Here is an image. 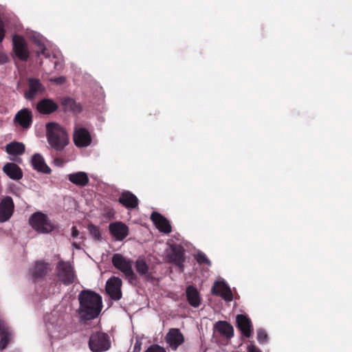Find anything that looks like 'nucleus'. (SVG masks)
Masks as SVG:
<instances>
[{"label": "nucleus", "instance_id": "nucleus-25", "mask_svg": "<svg viewBox=\"0 0 352 352\" xmlns=\"http://www.w3.org/2000/svg\"><path fill=\"white\" fill-rule=\"evenodd\" d=\"M49 270V265L42 261H38L35 263L33 268L31 270V274L34 279L36 280L45 276Z\"/></svg>", "mask_w": 352, "mask_h": 352}, {"label": "nucleus", "instance_id": "nucleus-12", "mask_svg": "<svg viewBox=\"0 0 352 352\" xmlns=\"http://www.w3.org/2000/svg\"><path fill=\"white\" fill-rule=\"evenodd\" d=\"M212 293L228 302L232 301L233 298L230 287L223 281L215 282L212 288Z\"/></svg>", "mask_w": 352, "mask_h": 352}, {"label": "nucleus", "instance_id": "nucleus-24", "mask_svg": "<svg viewBox=\"0 0 352 352\" xmlns=\"http://www.w3.org/2000/svg\"><path fill=\"white\" fill-rule=\"evenodd\" d=\"M3 169L4 173L12 179H20L23 176L21 168L15 164L7 163Z\"/></svg>", "mask_w": 352, "mask_h": 352}, {"label": "nucleus", "instance_id": "nucleus-10", "mask_svg": "<svg viewBox=\"0 0 352 352\" xmlns=\"http://www.w3.org/2000/svg\"><path fill=\"white\" fill-rule=\"evenodd\" d=\"M165 340L173 350H176L178 346L184 342L183 334L179 329L176 328H173L169 330L165 337Z\"/></svg>", "mask_w": 352, "mask_h": 352}, {"label": "nucleus", "instance_id": "nucleus-8", "mask_svg": "<svg viewBox=\"0 0 352 352\" xmlns=\"http://www.w3.org/2000/svg\"><path fill=\"white\" fill-rule=\"evenodd\" d=\"M109 230L112 237L118 241L124 240L129 232L128 226L121 221L111 223L109 226Z\"/></svg>", "mask_w": 352, "mask_h": 352}, {"label": "nucleus", "instance_id": "nucleus-2", "mask_svg": "<svg viewBox=\"0 0 352 352\" xmlns=\"http://www.w3.org/2000/svg\"><path fill=\"white\" fill-rule=\"evenodd\" d=\"M47 138L50 145L57 151L63 149L69 143L68 135L58 124L50 122L46 125Z\"/></svg>", "mask_w": 352, "mask_h": 352}, {"label": "nucleus", "instance_id": "nucleus-42", "mask_svg": "<svg viewBox=\"0 0 352 352\" xmlns=\"http://www.w3.org/2000/svg\"><path fill=\"white\" fill-rule=\"evenodd\" d=\"M72 245H73V246H74V247H75L76 249H80V245H78V244H77L76 243H75V242H74V243H72Z\"/></svg>", "mask_w": 352, "mask_h": 352}, {"label": "nucleus", "instance_id": "nucleus-37", "mask_svg": "<svg viewBox=\"0 0 352 352\" xmlns=\"http://www.w3.org/2000/svg\"><path fill=\"white\" fill-rule=\"evenodd\" d=\"M4 36H5V30L3 28V22L0 19V43L2 42V41L3 40Z\"/></svg>", "mask_w": 352, "mask_h": 352}, {"label": "nucleus", "instance_id": "nucleus-33", "mask_svg": "<svg viewBox=\"0 0 352 352\" xmlns=\"http://www.w3.org/2000/svg\"><path fill=\"white\" fill-rule=\"evenodd\" d=\"M37 44L38 46V50H37L38 56L43 55L46 58L50 57L48 53L46 52V48L44 45L40 41H38Z\"/></svg>", "mask_w": 352, "mask_h": 352}, {"label": "nucleus", "instance_id": "nucleus-34", "mask_svg": "<svg viewBox=\"0 0 352 352\" xmlns=\"http://www.w3.org/2000/svg\"><path fill=\"white\" fill-rule=\"evenodd\" d=\"M197 261L199 263H207L208 265L210 264V261L204 253H198L197 254Z\"/></svg>", "mask_w": 352, "mask_h": 352}, {"label": "nucleus", "instance_id": "nucleus-16", "mask_svg": "<svg viewBox=\"0 0 352 352\" xmlns=\"http://www.w3.org/2000/svg\"><path fill=\"white\" fill-rule=\"evenodd\" d=\"M118 201L128 209L135 208L138 205V199L129 191H124L121 193Z\"/></svg>", "mask_w": 352, "mask_h": 352}, {"label": "nucleus", "instance_id": "nucleus-18", "mask_svg": "<svg viewBox=\"0 0 352 352\" xmlns=\"http://www.w3.org/2000/svg\"><path fill=\"white\" fill-rule=\"evenodd\" d=\"M237 327L241 331L243 336L250 338L252 335V324L250 320L244 315H238L236 316Z\"/></svg>", "mask_w": 352, "mask_h": 352}, {"label": "nucleus", "instance_id": "nucleus-35", "mask_svg": "<svg viewBox=\"0 0 352 352\" xmlns=\"http://www.w3.org/2000/svg\"><path fill=\"white\" fill-rule=\"evenodd\" d=\"M146 352H166V351L163 347L157 344H153L147 349Z\"/></svg>", "mask_w": 352, "mask_h": 352}, {"label": "nucleus", "instance_id": "nucleus-7", "mask_svg": "<svg viewBox=\"0 0 352 352\" xmlns=\"http://www.w3.org/2000/svg\"><path fill=\"white\" fill-rule=\"evenodd\" d=\"M74 142L78 147L88 146L91 142V137L87 129L76 124L74 131Z\"/></svg>", "mask_w": 352, "mask_h": 352}, {"label": "nucleus", "instance_id": "nucleus-19", "mask_svg": "<svg viewBox=\"0 0 352 352\" xmlns=\"http://www.w3.org/2000/svg\"><path fill=\"white\" fill-rule=\"evenodd\" d=\"M43 91V87L39 80L34 78H30L29 80V89L25 92V96L28 100H32Z\"/></svg>", "mask_w": 352, "mask_h": 352}, {"label": "nucleus", "instance_id": "nucleus-26", "mask_svg": "<svg viewBox=\"0 0 352 352\" xmlns=\"http://www.w3.org/2000/svg\"><path fill=\"white\" fill-rule=\"evenodd\" d=\"M186 296L189 304L194 307H197L200 304L199 294L193 286H188L186 289Z\"/></svg>", "mask_w": 352, "mask_h": 352}, {"label": "nucleus", "instance_id": "nucleus-31", "mask_svg": "<svg viewBox=\"0 0 352 352\" xmlns=\"http://www.w3.org/2000/svg\"><path fill=\"white\" fill-rule=\"evenodd\" d=\"M88 230L93 238L95 239H99L100 238V232L99 228L92 224L88 226Z\"/></svg>", "mask_w": 352, "mask_h": 352}, {"label": "nucleus", "instance_id": "nucleus-29", "mask_svg": "<svg viewBox=\"0 0 352 352\" xmlns=\"http://www.w3.org/2000/svg\"><path fill=\"white\" fill-rule=\"evenodd\" d=\"M135 269L137 272L141 276H146L148 272V267L146 261L141 258L136 260Z\"/></svg>", "mask_w": 352, "mask_h": 352}, {"label": "nucleus", "instance_id": "nucleus-21", "mask_svg": "<svg viewBox=\"0 0 352 352\" xmlns=\"http://www.w3.org/2000/svg\"><path fill=\"white\" fill-rule=\"evenodd\" d=\"M215 330L221 336L231 338L234 335L233 327L226 321H218L214 324Z\"/></svg>", "mask_w": 352, "mask_h": 352}, {"label": "nucleus", "instance_id": "nucleus-17", "mask_svg": "<svg viewBox=\"0 0 352 352\" xmlns=\"http://www.w3.org/2000/svg\"><path fill=\"white\" fill-rule=\"evenodd\" d=\"M151 220L156 228L162 232L169 233L171 232V226L168 221L157 212H153Z\"/></svg>", "mask_w": 352, "mask_h": 352}, {"label": "nucleus", "instance_id": "nucleus-41", "mask_svg": "<svg viewBox=\"0 0 352 352\" xmlns=\"http://www.w3.org/2000/svg\"><path fill=\"white\" fill-rule=\"evenodd\" d=\"M140 350V344L135 343L134 346V351H139Z\"/></svg>", "mask_w": 352, "mask_h": 352}, {"label": "nucleus", "instance_id": "nucleus-30", "mask_svg": "<svg viewBox=\"0 0 352 352\" xmlns=\"http://www.w3.org/2000/svg\"><path fill=\"white\" fill-rule=\"evenodd\" d=\"M63 104L65 107L66 109H69L73 111H76L78 109V105H77L75 101L71 98H65L63 101Z\"/></svg>", "mask_w": 352, "mask_h": 352}, {"label": "nucleus", "instance_id": "nucleus-39", "mask_svg": "<svg viewBox=\"0 0 352 352\" xmlns=\"http://www.w3.org/2000/svg\"><path fill=\"white\" fill-rule=\"evenodd\" d=\"M6 61H7L6 56L4 54H0V63H6Z\"/></svg>", "mask_w": 352, "mask_h": 352}, {"label": "nucleus", "instance_id": "nucleus-22", "mask_svg": "<svg viewBox=\"0 0 352 352\" xmlns=\"http://www.w3.org/2000/svg\"><path fill=\"white\" fill-rule=\"evenodd\" d=\"M36 108L40 113L49 114L56 111L58 105L51 99H43L37 104Z\"/></svg>", "mask_w": 352, "mask_h": 352}, {"label": "nucleus", "instance_id": "nucleus-5", "mask_svg": "<svg viewBox=\"0 0 352 352\" xmlns=\"http://www.w3.org/2000/svg\"><path fill=\"white\" fill-rule=\"evenodd\" d=\"M90 349L93 352H102L110 347V342L106 333L97 332L93 333L89 342Z\"/></svg>", "mask_w": 352, "mask_h": 352}, {"label": "nucleus", "instance_id": "nucleus-14", "mask_svg": "<svg viewBox=\"0 0 352 352\" xmlns=\"http://www.w3.org/2000/svg\"><path fill=\"white\" fill-rule=\"evenodd\" d=\"M0 350L2 351L6 348L13 337L12 331L3 320H0Z\"/></svg>", "mask_w": 352, "mask_h": 352}, {"label": "nucleus", "instance_id": "nucleus-38", "mask_svg": "<svg viewBox=\"0 0 352 352\" xmlns=\"http://www.w3.org/2000/svg\"><path fill=\"white\" fill-rule=\"evenodd\" d=\"M80 235L78 230L76 229L75 226L72 227V237L73 239L78 238Z\"/></svg>", "mask_w": 352, "mask_h": 352}, {"label": "nucleus", "instance_id": "nucleus-23", "mask_svg": "<svg viewBox=\"0 0 352 352\" xmlns=\"http://www.w3.org/2000/svg\"><path fill=\"white\" fill-rule=\"evenodd\" d=\"M67 179L72 184L79 186H85L89 181L87 174L81 171L69 174Z\"/></svg>", "mask_w": 352, "mask_h": 352}, {"label": "nucleus", "instance_id": "nucleus-32", "mask_svg": "<svg viewBox=\"0 0 352 352\" xmlns=\"http://www.w3.org/2000/svg\"><path fill=\"white\" fill-rule=\"evenodd\" d=\"M257 340L260 343H265L267 340V335L263 329H258L257 331Z\"/></svg>", "mask_w": 352, "mask_h": 352}, {"label": "nucleus", "instance_id": "nucleus-1", "mask_svg": "<svg viewBox=\"0 0 352 352\" xmlns=\"http://www.w3.org/2000/svg\"><path fill=\"white\" fill-rule=\"evenodd\" d=\"M80 317L85 320H92L98 316L102 307V297L91 290H82L78 295Z\"/></svg>", "mask_w": 352, "mask_h": 352}, {"label": "nucleus", "instance_id": "nucleus-4", "mask_svg": "<svg viewBox=\"0 0 352 352\" xmlns=\"http://www.w3.org/2000/svg\"><path fill=\"white\" fill-rule=\"evenodd\" d=\"M112 263L116 269L123 274L126 278L129 280L134 279L135 274L132 268V260L120 254H115L112 257Z\"/></svg>", "mask_w": 352, "mask_h": 352}, {"label": "nucleus", "instance_id": "nucleus-6", "mask_svg": "<svg viewBox=\"0 0 352 352\" xmlns=\"http://www.w3.org/2000/svg\"><path fill=\"white\" fill-rule=\"evenodd\" d=\"M57 269L59 280L64 284L69 285L74 282L76 276L73 267L69 262L60 261Z\"/></svg>", "mask_w": 352, "mask_h": 352}, {"label": "nucleus", "instance_id": "nucleus-13", "mask_svg": "<svg viewBox=\"0 0 352 352\" xmlns=\"http://www.w3.org/2000/svg\"><path fill=\"white\" fill-rule=\"evenodd\" d=\"M14 211V204L10 197H6L0 203V222L8 221Z\"/></svg>", "mask_w": 352, "mask_h": 352}, {"label": "nucleus", "instance_id": "nucleus-36", "mask_svg": "<svg viewBox=\"0 0 352 352\" xmlns=\"http://www.w3.org/2000/svg\"><path fill=\"white\" fill-rule=\"evenodd\" d=\"M248 352H261L258 348L252 344H250L247 347Z\"/></svg>", "mask_w": 352, "mask_h": 352}, {"label": "nucleus", "instance_id": "nucleus-11", "mask_svg": "<svg viewBox=\"0 0 352 352\" xmlns=\"http://www.w3.org/2000/svg\"><path fill=\"white\" fill-rule=\"evenodd\" d=\"M13 49L16 56L22 60L28 58V51L24 39L18 35H14L12 38Z\"/></svg>", "mask_w": 352, "mask_h": 352}, {"label": "nucleus", "instance_id": "nucleus-15", "mask_svg": "<svg viewBox=\"0 0 352 352\" xmlns=\"http://www.w3.org/2000/svg\"><path fill=\"white\" fill-rule=\"evenodd\" d=\"M14 120L23 129L30 127L32 122V114L28 109L20 110L15 116Z\"/></svg>", "mask_w": 352, "mask_h": 352}, {"label": "nucleus", "instance_id": "nucleus-28", "mask_svg": "<svg viewBox=\"0 0 352 352\" xmlns=\"http://www.w3.org/2000/svg\"><path fill=\"white\" fill-rule=\"evenodd\" d=\"M170 259L179 267H183L184 255L181 250L173 249V253L170 255Z\"/></svg>", "mask_w": 352, "mask_h": 352}, {"label": "nucleus", "instance_id": "nucleus-20", "mask_svg": "<svg viewBox=\"0 0 352 352\" xmlns=\"http://www.w3.org/2000/svg\"><path fill=\"white\" fill-rule=\"evenodd\" d=\"M32 165L33 168L38 172L43 173H50V168L45 164L43 156L38 153L34 154L32 157Z\"/></svg>", "mask_w": 352, "mask_h": 352}, {"label": "nucleus", "instance_id": "nucleus-27", "mask_svg": "<svg viewBox=\"0 0 352 352\" xmlns=\"http://www.w3.org/2000/svg\"><path fill=\"white\" fill-rule=\"evenodd\" d=\"M6 151L10 155H22L25 151V146L23 143L12 142L6 146Z\"/></svg>", "mask_w": 352, "mask_h": 352}, {"label": "nucleus", "instance_id": "nucleus-43", "mask_svg": "<svg viewBox=\"0 0 352 352\" xmlns=\"http://www.w3.org/2000/svg\"><path fill=\"white\" fill-rule=\"evenodd\" d=\"M57 63L56 62H54V67L56 68L57 67Z\"/></svg>", "mask_w": 352, "mask_h": 352}, {"label": "nucleus", "instance_id": "nucleus-40", "mask_svg": "<svg viewBox=\"0 0 352 352\" xmlns=\"http://www.w3.org/2000/svg\"><path fill=\"white\" fill-rule=\"evenodd\" d=\"M53 80L54 82H56V83L61 84V83H63L65 81V78L63 77H60V78H56V79H54Z\"/></svg>", "mask_w": 352, "mask_h": 352}, {"label": "nucleus", "instance_id": "nucleus-9", "mask_svg": "<svg viewBox=\"0 0 352 352\" xmlns=\"http://www.w3.org/2000/svg\"><path fill=\"white\" fill-rule=\"evenodd\" d=\"M122 280L116 276L110 278L106 284V291L111 298L118 300L122 297Z\"/></svg>", "mask_w": 352, "mask_h": 352}, {"label": "nucleus", "instance_id": "nucleus-3", "mask_svg": "<svg viewBox=\"0 0 352 352\" xmlns=\"http://www.w3.org/2000/svg\"><path fill=\"white\" fill-rule=\"evenodd\" d=\"M29 223L35 231L42 234L50 233L55 228L47 216L41 212L34 213L30 217Z\"/></svg>", "mask_w": 352, "mask_h": 352}]
</instances>
